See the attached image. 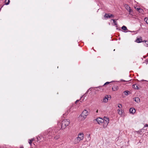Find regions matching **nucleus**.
<instances>
[{"mask_svg": "<svg viewBox=\"0 0 148 148\" xmlns=\"http://www.w3.org/2000/svg\"><path fill=\"white\" fill-rule=\"evenodd\" d=\"M59 130L57 129H52L51 128H49L47 132H45L43 134V136H38L40 140H42V138H45L46 139H50L52 137L56 135L57 133L59 132Z\"/></svg>", "mask_w": 148, "mask_h": 148, "instance_id": "nucleus-1", "label": "nucleus"}, {"mask_svg": "<svg viewBox=\"0 0 148 148\" xmlns=\"http://www.w3.org/2000/svg\"><path fill=\"white\" fill-rule=\"evenodd\" d=\"M84 138V134L83 133H79L78 135V136L75 140L74 143L75 144L79 143L81 140H83Z\"/></svg>", "mask_w": 148, "mask_h": 148, "instance_id": "nucleus-2", "label": "nucleus"}, {"mask_svg": "<svg viewBox=\"0 0 148 148\" xmlns=\"http://www.w3.org/2000/svg\"><path fill=\"white\" fill-rule=\"evenodd\" d=\"M70 122V120L68 119L63 120L62 122L61 128L62 129H65L66 126L69 125Z\"/></svg>", "mask_w": 148, "mask_h": 148, "instance_id": "nucleus-3", "label": "nucleus"}, {"mask_svg": "<svg viewBox=\"0 0 148 148\" xmlns=\"http://www.w3.org/2000/svg\"><path fill=\"white\" fill-rule=\"evenodd\" d=\"M104 121L103 122V128H106L108 126V123L109 122V119L108 118H107L106 117H104L103 118Z\"/></svg>", "mask_w": 148, "mask_h": 148, "instance_id": "nucleus-4", "label": "nucleus"}, {"mask_svg": "<svg viewBox=\"0 0 148 148\" xmlns=\"http://www.w3.org/2000/svg\"><path fill=\"white\" fill-rule=\"evenodd\" d=\"M88 115V111L86 110H84L81 114V116L84 119L86 118Z\"/></svg>", "mask_w": 148, "mask_h": 148, "instance_id": "nucleus-5", "label": "nucleus"}, {"mask_svg": "<svg viewBox=\"0 0 148 148\" xmlns=\"http://www.w3.org/2000/svg\"><path fill=\"white\" fill-rule=\"evenodd\" d=\"M125 7L126 9L127 10L129 13V14L132 15L133 14V12L132 10L130 9V6L127 5H125Z\"/></svg>", "mask_w": 148, "mask_h": 148, "instance_id": "nucleus-6", "label": "nucleus"}, {"mask_svg": "<svg viewBox=\"0 0 148 148\" xmlns=\"http://www.w3.org/2000/svg\"><path fill=\"white\" fill-rule=\"evenodd\" d=\"M103 119L99 117L96 119L95 120L96 121H97L99 124H100L102 123L104 121V120H103Z\"/></svg>", "mask_w": 148, "mask_h": 148, "instance_id": "nucleus-7", "label": "nucleus"}, {"mask_svg": "<svg viewBox=\"0 0 148 148\" xmlns=\"http://www.w3.org/2000/svg\"><path fill=\"white\" fill-rule=\"evenodd\" d=\"M109 98V97L108 95H107L103 99L102 102L104 103L107 102Z\"/></svg>", "mask_w": 148, "mask_h": 148, "instance_id": "nucleus-8", "label": "nucleus"}, {"mask_svg": "<svg viewBox=\"0 0 148 148\" xmlns=\"http://www.w3.org/2000/svg\"><path fill=\"white\" fill-rule=\"evenodd\" d=\"M142 39L141 37H140L138 38H137L136 41L137 43H140L142 42Z\"/></svg>", "mask_w": 148, "mask_h": 148, "instance_id": "nucleus-9", "label": "nucleus"}, {"mask_svg": "<svg viewBox=\"0 0 148 148\" xmlns=\"http://www.w3.org/2000/svg\"><path fill=\"white\" fill-rule=\"evenodd\" d=\"M130 113L134 114L136 112V110L134 108H131L130 109Z\"/></svg>", "mask_w": 148, "mask_h": 148, "instance_id": "nucleus-10", "label": "nucleus"}, {"mask_svg": "<svg viewBox=\"0 0 148 148\" xmlns=\"http://www.w3.org/2000/svg\"><path fill=\"white\" fill-rule=\"evenodd\" d=\"M71 108V107H69L68 108L66 112V113L65 114H63L64 115V116L66 115L69 114V112H70V109Z\"/></svg>", "mask_w": 148, "mask_h": 148, "instance_id": "nucleus-11", "label": "nucleus"}, {"mask_svg": "<svg viewBox=\"0 0 148 148\" xmlns=\"http://www.w3.org/2000/svg\"><path fill=\"white\" fill-rule=\"evenodd\" d=\"M121 28L124 31H125V32H128V29H127V27L123 25V26Z\"/></svg>", "mask_w": 148, "mask_h": 148, "instance_id": "nucleus-12", "label": "nucleus"}, {"mask_svg": "<svg viewBox=\"0 0 148 148\" xmlns=\"http://www.w3.org/2000/svg\"><path fill=\"white\" fill-rule=\"evenodd\" d=\"M56 136L54 137V138L56 140H58L59 139L60 137V134H57L55 135Z\"/></svg>", "mask_w": 148, "mask_h": 148, "instance_id": "nucleus-13", "label": "nucleus"}, {"mask_svg": "<svg viewBox=\"0 0 148 148\" xmlns=\"http://www.w3.org/2000/svg\"><path fill=\"white\" fill-rule=\"evenodd\" d=\"M132 87L133 88L136 89H138V87L137 85L136 84H133L132 86Z\"/></svg>", "mask_w": 148, "mask_h": 148, "instance_id": "nucleus-14", "label": "nucleus"}, {"mask_svg": "<svg viewBox=\"0 0 148 148\" xmlns=\"http://www.w3.org/2000/svg\"><path fill=\"white\" fill-rule=\"evenodd\" d=\"M34 140V138H32V139L29 140L28 142L31 146L32 145V142Z\"/></svg>", "mask_w": 148, "mask_h": 148, "instance_id": "nucleus-15", "label": "nucleus"}, {"mask_svg": "<svg viewBox=\"0 0 148 148\" xmlns=\"http://www.w3.org/2000/svg\"><path fill=\"white\" fill-rule=\"evenodd\" d=\"M118 89V87L117 86H114V87L112 88V89L113 91H115Z\"/></svg>", "mask_w": 148, "mask_h": 148, "instance_id": "nucleus-16", "label": "nucleus"}, {"mask_svg": "<svg viewBox=\"0 0 148 148\" xmlns=\"http://www.w3.org/2000/svg\"><path fill=\"white\" fill-rule=\"evenodd\" d=\"M123 93L126 95H127L129 94H130V92L128 90H126L123 92Z\"/></svg>", "mask_w": 148, "mask_h": 148, "instance_id": "nucleus-17", "label": "nucleus"}, {"mask_svg": "<svg viewBox=\"0 0 148 148\" xmlns=\"http://www.w3.org/2000/svg\"><path fill=\"white\" fill-rule=\"evenodd\" d=\"M134 101L137 103H138L140 101V99L138 97L135 98Z\"/></svg>", "mask_w": 148, "mask_h": 148, "instance_id": "nucleus-18", "label": "nucleus"}, {"mask_svg": "<svg viewBox=\"0 0 148 148\" xmlns=\"http://www.w3.org/2000/svg\"><path fill=\"white\" fill-rule=\"evenodd\" d=\"M118 113L119 115H122V112L121 110L120 109H119L118 110Z\"/></svg>", "mask_w": 148, "mask_h": 148, "instance_id": "nucleus-19", "label": "nucleus"}, {"mask_svg": "<svg viewBox=\"0 0 148 148\" xmlns=\"http://www.w3.org/2000/svg\"><path fill=\"white\" fill-rule=\"evenodd\" d=\"M104 17L107 18H110V14H106L104 15Z\"/></svg>", "mask_w": 148, "mask_h": 148, "instance_id": "nucleus-20", "label": "nucleus"}, {"mask_svg": "<svg viewBox=\"0 0 148 148\" xmlns=\"http://www.w3.org/2000/svg\"><path fill=\"white\" fill-rule=\"evenodd\" d=\"M112 20L113 21V22L114 23V25H116V27H117V23L116 21H115L114 19H112Z\"/></svg>", "mask_w": 148, "mask_h": 148, "instance_id": "nucleus-21", "label": "nucleus"}, {"mask_svg": "<svg viewBox=\"0 0 148 148\" xmlns=\"http://www.w3.org/2000/svg\"><path fill=\"white\" fill-rule=\"evenodd\" d=\"M10 2V0H5V4L8 5L9 4Z\"/></svg>", "mask_w": 148, "mask_h": 148, "instance_id": "nucleus-22", "label": "nucleus"}, {"mask_svg": "<svg viewBox=\"0 0 148 148\" xmlns=\"http://www.w3.org/2000/svg\"><path fill=\"white\" fill-rule=\"evenodd\" d=\"M139 12H142L143 11L142 9L140 8H138L136 9Z\"/></svg>", "mask_w": 148, "mask_h": 148, "instance_id": "nucleus-23", "label": "nucleus"}, {"mask_svg": "<svg viewBox=\"0 0 148 148\" xmlns=\"http://www.w3.org/2000/svg\"><path fill=\"white\" fill-rule=\"evenodd\" d=\"M144 21L146 22V23L148 24V18H145L144 19Z\"/></svg>", "mask_w": 148, "mask_h": 148, "instance_id": "nucleus-24", "label": "nucleus"}, {"mask_svg": "<svg viewBox=\"0 0 148 148\" xmlns=\"http://www.w3.org/2000/svg\"><path fill=\"white\" fill-rule=\"evenodd\" d=\"M118 107L120 108H121L122 107V105L120 104H118Z\"/></svg>", "mask_w": 148, "mask_h": 148, "instance_id": "nucleus-25", "label": "nucleus"}, {"mask_svg": "<svg viewBox=\"0 0 148 148\" xmlns=\"http://www.w3.org/2000/svg\"><path fill=\"white\" fill-rule=\"evenodd\" d=\"M110 82V83L111 82ZM110 83V82H106V83H105L104 84V85L103 86H104L105 85H106L107 84H109Z\"/></svg>", "mask_w": 148, "mask_h": 148, "instance_id": "nucleus-26", "label": "nucleus"}, {"mask_svg": "<svg viewBox=\"0 0 148 148\" xmlns=\"http://www.w3.org/2000/svg\"><path fill=\"white\" fill-rule=\"evenodd\" d=\"M110 17H111L113 16L114 15L112 14H110Z\"/></svg>", "mask_w": 148, "mask_h": 148, "instance_id": "nucleus-27", "label": "nucleus"}, {"mask_svg": "<svg viewBox=\"0 0 148 148\" xmlns=\"http://www.w3.org/2000/svg\"><path fill=\"white\" fill-rule=\"evenodd\" d=\"M79 101V100H77L76 101H75V103H76L77 102H78Z\"/></svg>", "mask_w": 148, "mask_h": 148, "instance_id": "nucleus-28", "label": "nucleus"}, {"mask_svg": "<svg viewBox=\"0 0 148 148\" xmlns=\"http://www.w3.org/2000/svg\"><path fill=\"white\" fill-rule=\"evenodd\" d=\"M147 42V41H146V40H143V41H142V42Z\"/></svg>", "mask_w": 148, "mask_h": 148, "instance_id": "nucleus-29", "label": "nucleus"}, {"mask_svg": "<svg viewBox=\"0 0 148 148\" xmlns=\"http://www.w3.org/2000/svg\"><path fill=\"white\" fill-rule=\"evenodd\" d=\"M146 61L147 62V63H148V59L147 60H146Z\"/></svg>", "mask_w": 148, "mask_h": 148, "instance_id": "nucleus-30", "label": "nucleus"}, {"mask_svg": "<svg viewBox=\"0 0 148 148\" xmlns=\"http://www.w3.org/2000/svg\"><path fill=\"white\" fill-rule=\"evenodd\" d=\"M145 46L146 47H148V44H146Z\"/></svg>", "mask_w": 148, "mask_h": 148, "instance_id": "nucleus-31", "label": "nucleus"}, {"mask_svg": "<svg viewBox=\"0 0 148 148\" xmlns=\"http://www.w3.org/2000/svg\"><path fill=\"white\" fill-rule=\"evenodd\" d=\"M121 80L122 81L125 82V81L124 80H123V79H121Z\"/></svg>", "mask_w": 148, "mask_h": 148, "instance_id": "nucleus-32", "label": "nucleus"}, {"mask_svg": "<svg viewBox=\"0 0 148 148\" xmlns=\"http://www.w3.org/2000/svg\"><path fill=\"white\" fill-rule=\"evenodd\" d=\"M58 125H59V124H60V123H59V122H58Z\"/></svg>", "mask_w": 148, "mask_h": 148, "instance_id": "nucleus-33", "label": "nucleus"}, {"mask_svg": "<svg viewBox=\"0 0 148 148\" xmlns=\"http://www.w3.org/2000/svg\"><path fill=\"white\" fill-rule=\"evenodd\" d=\"M148 56V53H147V56H146V57H147Z\"/></svg>", "mask_w": 148, "mask_h": 148, "instance_id": "nucleus-34", "label": "nucleus"}, {"mask_svg": "<svg viewBox=\"0 0 148 148\" xmlns=\"http://www.w3.org/2000/svg\"><path fill=\"white\" fill-rule=\"evenodd\" d=\"M96 112L97 113V112H98V110H97V111H96Z\"/></svg>", "mask_w": 148, "mask_h": 148, "instance_id": "nucleus-35", "label": "nucleus"}, {"mask_svg": "<svg viewBox=\"0 0 148 148\" xmlns=\"http://www.w3.org/2000/svg\"><path fill=\"white\" fill-rule=\"evenodd\" d=\"M146 126L147 127H148V124L146 125Z\"/></svg>", "mask_w": 148, "mask_h": 148, "instance_id": "nucleus-36", "label": "nucleus"}, {"mask_svg": "<svg viewBox=\"0 0 148 148\" xmlns=\"http://www.w3.org/2000/svg\"><path fill=\"white\" fill-rule=\"evenodd\" d=\"M37 141H38V138H37Z\"/></svg>", "mask_w": 148, "mask_h": 148, "instance_id": "nucleus-37", "label": "nucleus"}, {"mask_svg": "<svg viewBox=\"0 0 148 148\" xmlns=\"http://www.w3.org/2000/svg\"><path fill=\"white\" fill-rule=\"evenodd\" d=\"M20 148H24L23 147H20Z\"/></svg>", "mask_w": 148, "mask_h": 148, "instance_id": "nucleus-38", "label": "nucleus"}, {"mask_svg": "<svg viewBox=\"0 0 148 148\" xmlns=\"http://www.w3.org/2000/svg\"><path fill=\"white\" fill-rule=\"evenodd\" d=\"M82 97H81V99Z\"/></svg>", "mask_w": 148, "mask_h": 148, "instance_id": "nucleus-39", "label": "nucleus"}, {"mask_svg": "<svg viewBox=\"0 0 148 148\" xmlns=\"http://www.w3.org/2000/svg\"><path fill=\"white\" fill-rule=\"evenodd\" d=\"M115 49H114V51H115Z\"/></svg>", "mask_w": 148, "mask_h": 148, "instance_id": "nucleus-40", "label": "nucleus"}, {"mask_svg": "<svg viewBox=\"0 0 148 148\" xmlns=\"http://www.w3.org/2000/svg\"><path fill=\"white\" fill-rule=\"evenodd\" d=\"M0 148H1V147L0 146Z\"/></svg>", "mask_w": 148, "mask_h": 148, "instance_id": "nucleus-41", "label": "nucleus"}]
</instances>
